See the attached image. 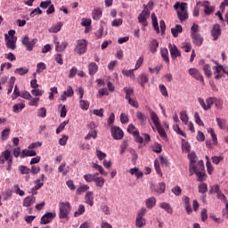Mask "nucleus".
Masks as SVG:
<instances>
[{"label":"nucleus","instance_id":"f257e3e1","mask_svg":"<svg viewBox=\"0 0 228 228\" xmlns=\"http://www.w3.org/2000/svg\"><path fill=\"white\" fill-rule=\"evenodd\" d=\"M72 211V207L69 201H61L59 202V218L60 220L69 221L70 217V212Z\"/></svg>","mask_w":228,"mask_h":228},{"label":"nucleus","instance_id":"f03ea898","mask_svg":"<svg viewBox=\"0 0 228 228\" xmlns=\"http://www.w3.org/2000/svg\"><path fill=\"white\" fill-rule=\"evenodd\" d=\"M145 213H147V209L143 208L139 210L135 219V227L142 228L146 225L147 220L143 218V216H145Z\"/></svg>","mask_w":228,"mask_h":228},{"label":"nucleus","instance_id":"7ed1b4c3","mask_svg":"<svg viewBox=\"0 0 228 228\" xmlns=\"http://www.w3.org/2000/svg\"><path fill=\"white\" fill-rule=\"evenodd\" d=\"M88 47V41L86 39H79L77 41V46L75 48L76 53L77 54H85L86 53V49Z\"/></svg>","mask_w":228,"mask_h":228},{"label":"nucleus","instance_id":"20e7f679","mask_svg":"<svg viewBox=\"0 0 228 228\" xmlns=\"http://www.w3.org/2000/svg\"><path fill=\"white\" fill-rule=\"evenodd\" d=\"M38 42V39L35 38L32 40H29V37L24 36L21 38V44L26 47L27 51H33V47H35V45Z\"/></svg>","mask_w":228,"mask_h":228},{"label":"nucleus","instance_id":"39448f33","mask_svg":"<svg viewBox=\"0 0 228 228\" xmlns=\"http://www.w3.org/2000/svg\"><path fill=\"white\" fill-rule=\"evenodd\" d=\"M149 17H151V11L144 8L138 16V22L145 28V26H147V19H149Z\"/></svg>","mask_w":228,"mask_h":228},{"label":"nucleus","instance_id":"423d86ee","mask_svg":"<svg viewBox=\"0 0 228 228\" xmlns=\"http://www.w3.org/2000/svg\"><path fill=\"white\" fill-rule=\"evenodd\" d=\"M187 4H181V10L177 11V17L181 22H184L188 19V11H187Z\"/></svg>","mask_w":228,"mask_h":228},{"label":"nucleus","instance_id":"0eeeda50","mask_svg":"<svg viewBox=\"0 0 228 228\" xmlns=\"http://www.w3.org/2000/svg\"><path fill=\"white\" fill-rule=\"evenodd\" d=\"M189 170L191 172L190 175H192L193 174H197L199 172H203L204 170H206L204 169V161L202 160L198 161L196 166L195 164L190 165Z\"/></svg>","mask_w":228,"mask_h":228},{"label":"nucleus","instance_id":"6e6552de","mask_svg":"<svg viewBox=\"0 0 228 228\" xmlns=\"http://www.w3.org/2000/svg\"><path fill=\"white\" fill-rule=\"evenodd\" d=\"M54 218H56V213H53V212L45 213L41 217L40 224L41 225H47V224H51V222H53V220H54Z\"/></svg>","mask_w":228,"mask_h":228},{"label":"nucleus","instance_id":"1a4fd4ad","mask_svg":"<svg viewBox=\"0 0 228 228\" xmlns=\"http://www.w3.org/2000/svg\"><path fill=\"white\" fill-rule=\"evenodd\" d=\"M2 156L4 158L5 161H7V168L8 172L12 171V165H13V158L12 157V152L10 150H5L3 151Z\"/></svg>","mask_w":228,"mask_h":228},{"label":"nucleus","instance_id":"9d476101","mask_svg":"<svg viewBox=\"0 0 228 228\" xmlns=\"http://www.w3.org/2000/svg\"><path fill=\"white\" fill-rule=\"evenodd\" d=\"M224 65L216 62L215 67H213L215 79H222L224 77Z\"/></svg>","mask_w":228,"mask_h":228},{"label":"nucleus","instance_id":"9b49d317","mask_svg":"<svg viewBox=\"0 0 228 228\" xmlns=\"http://www.w3.org/2000/svg\"><path fill=\"white\" fill-rule=\"evenodd\" d=\"M189 74L190 76H191V77H193L194 79H197V81H200V83H202V85H204V77L202 76V73H200V71L198 69L191 68L189 69Z\"/></svg>","mask_w":228,"mask_h":228},{"label":"nucleus","instance_id":"f8f14e48","mask_svg":"<svg viewBox=\"0 0 228 228\" xmlns=\"http://www.w3.org/2000/svg\"><path fill=\"white\" fill-rule=\"evenodd\" d=\"M110 133L114 140H122L124 138V131L118 126H111Z\"/></svg>","mask_w":228,"mask_h":228},{"label":"nucleus","instance_id":"ddd939ff","mask_svg":"<svg viewBox=\"0 0 228 228\" xmlns=\"http://www.w3.org/2000/svg\"><path fill=\"white\" fill-rule=\"evenodd\" d=\"M4 38H5V41H6V47L8 49H12V51H15V49H17V45H15L17 37H11L10 38L8 34H4Z\"/></svg>","mask_w":228,"mask_h":228},{"label":"nucleus","instance_id":"4468645a","mask_svg":"<svg viewBox=\"0 0 228 228\" xmlns=\"http://www.w3.org/2000/svg\"><path fill=\"white\" fill-rule=\"evenodd\" d=\"M168 49H169L172 60H175L176 58H180L181 52L179 51V49H177V46H175V45H172V43H169L168 44Z\"/></svg>","mask_w":228,"mask_h":228},{"label":"nucleus","instance_id":"2eb2a0df","mask_svg":"<svg viewBox=\"0 0 228 228\" xmlns=\"http://www.w3.org/2000/svg\"><path fill=\"white\" fill-rule=\"evenodd\" d=\"M211 36L213 37L214 41H216L217 38H220L222 36V28H220L219 24H215L212 27Z\"/></svg>","mask_w":228,"mask_h":228},{"label":"nucleus","instance_id":"dca6fc26","mask_svg":"<svg viewBox=\"0 0 228 228\" xmlns=\"http://www.w3.org/2000/svg\"><path fill=\"white\" fill-rule=\"evenodd\" d=\"M201 6H203L204 9V13L205 15H211L215 12V6H211V3L209 1H203L201 3Z\"/></svg>","mask_w":228,"mask_h":228},{"label":"nucleus","instance_id":"f3484780","mask_svg":"<svg viewBox=\"0 0 228 228\" xmlns=\"http://www.w3.org/2000/svg\"><path fill=\"white\" fill-rule=\"evenodd\" d=\"M191 38H192L193 45L198 47H200L204 43V37H202L200 34H194L193 36H191Z\"/></svg>","mask_w":228,"mask_h":228},{"label":"nucleus","instance_id":"a211bd4d","mask_svg":"<svg viewBox=\"0 0 228 228\" xmlns=\"http://www.w3.org/2000/svg\"><path fill=\"white\" fill-rule=\"evenodd\" d=\"M69 45V43L67 41L64 42H55V51L57 53H63V51H65V49H67Z\"/></svg>","mask_w":228,"mask_h":228},{"label":"nucleus","instance_id":"6ab92c4d","mask_svg":"<svg viewBox=\"0 0 228 228\" xmlns=\"http://www.w3.org/2000/svg\"><path fill=\"white\" fill-rule=\"evenodd\" d=\"M183 202L184 204L186 213H188L189 215H191L193 210L191 209V205L190 204V197L183 196Z\"/></svg>","mask_w":228,"mask_h":228},{"label":"nucleus","instance_id":"aec40b11","mask_svg":"<svg viewBox=\"0 0 228 228\" xmlns=\"http://www.w3.org/2000/svg\"><path fill=\"white\" fill-rule=\"evenodd\" d=\"M35 156H37V151H35V150L25 149L21 151L20 158H33Z\"/></svg>","mask_w":228,"mask_h":228},{"label":"nucleus","instance_id":"412c9836","mask_svg":"<svg viewBox=\"0 0 228 228\" xmlns=\"http://www.w3.org/2000/svg\"><path fill=\"white\" fill-rule=\"evenodd\" d=\"M137 81L142 88H145V84L149 83V76H147L145 73H142L139 76Z\"/></svg>","mask_w":228,"mask_h":228},{"label":"nucleus","instance_id":"4be33fe9","mask_svg":"<svg viewBox=\"0 0 228 228\" xmlns=\"http://www.w3.org/2000/svg\"><path fill=\"white\" fill-rule=\"evenodd\" d=\"M88 70H89V75L90 76H95L99 70V66L95 62H91L88 65Z\"/></svg>","mask_w":228,"mask_h":228},{"label":"nucleus","instance_id":"5701e85b","mask_svg":"<svg viewBox=\"0 0 228 228\" xmlns=\"http://www.w3.org/2000/svg\"><path fill=\"white\" fill-rule=\"evenodd\" d=\"M37 200V199L34 196H28L27 198L24 199L23 200V206L24 208H29V206H33V204H35V201Z\"/></svg>","mask_w":228,"mask_h":228},{"label":"nucleus","instance_id":"b1692460","mask_svg":"<svg viewBox=\"0 0 228 228\" xmlns=\"http://www.w3.org/2000/svg\"><path fill=\"white\" fill-rule=\"evenodd\" d=\"M159 208L167 211L169 215H172V213H174V208H172L169 203L161 202L159 203Z\"/></svg>","mask_w":228,"mask_h":228},{"label":"nucleus","instance_id":"393cba45","mask_svg":"<svg viewBox=\"0 0 228 228\" xmlns=\"http://www.w3.org/2000/svg\"><path fill=\"white\" fill-rule=\"evenodd\" d=\"M171 33L175 38H177V37H179V33H183V26L176 25L175 28H172Z\"/></svg>","mask_w":228,"mask_h":228},{"label":"nucleus","instance_id":"a878e982","mask_svg":"<svg viewBox=\"0 0 228 228\" xmlns=\"http://www.w3.org/2000/svg\"><path fill=\"white\" fill-rule=\"evenodd\" d=\"M160 54L163 58L164 61L167 62V65H170V58L168 57V49L161 48Z\"/></svg>","mask_w":228,"mask_h":228},{"label":"nucleus","instance_id":"bb28decb","mask_svg":"<svg viewBox=\"0 0 228 228\" xmlns=\"http://www.w3.org/2000/svg\"><path fill=\"white\" fill-rule=\"evenodd\" d=\"M135 115L141 126H145V122L147 121V116H145V114H143L142 111H137Z\"/></svg>","mask_w":228,"mask_h":228},{"label":"nucleus","instance_id":"cd10ccee","mask_svg":"<svg viewBox=\"0 0 228 228\" xmlns=\"http://www.w3.org/2000/svg\"><path fill=\"white\" fill-rule=\"evenodd\" d=\"M63 27V23L59 21L57 24L53 25L51 28H49L50 33H59L61 31V28Z\"/></svg>","mask_w":228,"mask_h":228},{"label":"nucleus","instance_id":"c85d7f7f","mask_svg":"<svg viewBox=\"0 0 228 228\" xmlns=\"http://www.w3.org/2000/svg\"><path fill=\"white\" fill-rule=\"evenodd\" d=\"M86 202L89 206H94V192L93 191H87L86 193Z\"/></svg>","mask_w":228,"mask_h":228},{"label":"nucleus","instance_id":"c756f323","mask_svg":"<svg viewBox=\"0 0 228 228\" xmlns=\"http://www.w3.org/2000/svg\"><path fill=\"white\" fill-rule=\"evenodd\" d=\"M16 78L15 77H12L9 80L8 86H7V94L10 95L12 92H13V86L15 85Z\"/></svg>","mask_w":228,"mask_h":228},{"label":"nucleus","instance_id":"7c9ffc66","mask_svg":"<svg viewBox=\"0 0 228 228\" xmlns=\"http://www.w3.org/2000/svg\"><path fill=\"white\" fill-rule=\"evenodd\" d=\"M145 204H146V208L148 209H152V208L154 206H156V198L151 197V198L147 199L145 201Z\"/></svg>","mask_w":228,"mask_h":228},{"label":"nucleus","instance_id":"2f4dec72","mask_svg":"<svg viewBox=\"0 0 228 228\" xmlns=\"http://www.w3.org/2000/svg\"><path fill=\"white\" fill-rule=\"evenodd\" d=\"M134 70L135 69H122V75L126 76V77H130L131 79H136V76H134Z\"/></svg>","mask_w":228,"mask_h":228},{"label":"nucleus","instance_id":"473e14b6","mask_svg":"<svg viewBox=\"0 0 228 228\" xmlns=\"http://www.w3.org/2000/svg\"><path fill=\"white\" fill-rule=\"evenodd\" d=\"M104 183H106V179L102 176L94 178V183L97 188H102V186H104Z\"/></svg>","mask_w":228,"mask_h":228},{"label":"nucleus","instance_id":"72a5a7b5","mask_svg":"<svg viewBox=\"0 0 228 228\" xmlns=\"http://www.w3.org/2000/svg\"><path fill=\"white\" fill-rule=\"evenodd\" d=\"M152 26L157 33H159V25L158 24V17L156 13L151 14Z\"/></svg>","mask_w":228,"mask_h":228},{"label":"nucleus","instance_id":"f704fd0d","mask_svg":"<svg viewBox=\"0 0 228 228\" xmlns=\"http://www.w3.org/2000/svg\"><path fill=\"white\" fill-rule=\"evenodd\" d=\"M130 174L132 175H135V177H137V179L143 177V172L140 171L138 169V167H134V168L130 169Z\"/></svg>","mask_w":228,"mask_h":228},{"label":"nucleus","instance_id":"c9c22d12","mask_svg":"<svg viewBox=\"0 0 228 228\" xmlns=\"http://www.w3.org/2000/svg\"><path fill=\"white\" fill-rule=\"evenodd\" d=\"M159 47V43L157 39H153L150 44V50L152 53H156L158 51V48Z\"/></svg>","mask_w":228,"mask_h":228},{"label":"nucleus","instance_id":"e433bc0d","mask_svg":"<svg viewBox=\"0 0 228 228\" xmlns=\"http://www.w3.org/2000/svg\"><path fill=\"white\" fill-rule=\"evenodd\" d=\"M180 119L185 126H188L190 118H188V113L186 112V110H183L180 113Z\"/></svg>","mask_w":228,"mask_h":228},{"label":"nucleus","instance_id":"4c0bfd02","mask_svg":"<svg viewBox=\"0 0 228 228\" xmlns=\"http://www.w3.org/2000/svg\"><path fill=\"white\" fill-rule=\"evenodd\" d=\"M151 118L155 127H158L159 126V118L158 117V114H156V112H154V111H151Z\"/></svg>","mask_w":228,"mask_h":228},{"label":"nucleus","instance_id":"58836bf2","mask_svg":"<svg viewBox=\"0 0 228 228\" xmlns=\"http://www.w3.org/2000/svg\"><path fill=\"white\" fill-rule=\"evenodd\" d=\"M203 70L207 77H211L213 76V71L211 70V66H209V64H205L203 66Z\"/></svg>","mask_w":228,"mask_h":228},{"label":"nucleus","instance_id":"ea45409f","mask_svg":"<svg viewBox=\"0 0 228 228\" xmlns=\"http://www.w3.org/2000/svg\"><path fill=\"white\" fill-rule=\"evenodd\" d=\"M101 17H102V11H101V9H94L93 11L94 20H99Z\"/></svg>","mask_w":228,"mask_h":228},{"label":"nucleus","instance_id":"a19ab883","mask_svg":"<svg viewBox=\"0 0 228 228\" xmlns=\"http://www.w3.org/2000/svg\"><path fill=\"white\" fill-rule=\"evenodd\" d=\"M127 132L130 134H133V136L134 135H138V134L140 133L138 131V129H136V126H134V125L133 124H130L127 127Z\"/></svg>","mask_w":228,"mask_h":228},{"label":"nucleus","instance_id":"79ce46f5","mask_svg":"<svg viewBox=\"0 0 228 228\" xmlns=\"http://www.w3.org/2000/svg\"><path fill=\"white\" fill-rule=\"evenodd\" d=\"M93 168H95V170H98V172L101 174V175H108V172L104 171V168L102 166L98 164H93Z\"/></svg>","mask_w":228,"mask_h":228},{"label":"nucleus","instance_id":"37998d69","mask_svg":"<svg viewBox=\"0 0 228 228\" xmlns=\"http://www.w3.org/2000/svg\"><path fill=\"white\" fill-rule=\"evenodd\" d=\"M24 108H26L25 103H17L13 105V111L14 113H20Z\"/></svg>","mask_w":228,"mask_h":228},{"label":"nucleus","instance_id":"c03bdc74","mask_svg":"<svg viewBox=\"0 0 228 228\" xmlns=\"http://www.w3.org/2000/svg\"><path fill=\"white\" fill-rule=\"evenodd\" d=\"M123 91L126 94L125 99L126 101L128 99H131V95H133V94H134V90H133V88H129V87H124Z\"/></svg>","mask_w":228,"mask_h":228},{"label":"nucleus","instance_id":"a18cd8bd","mask_svg":"<svg viewBox=\"0 0 228 228\" xmlns=\"http://www.w3.org/2000/svg\"><path fill=\"white\" fill-rule=\"evenodd\" d=\"M206 159H207V163H206L207 172L208 174H209V175H211L214 170L213 164H211V161H209V157L206 156Z\"/></svg>","mask_w":228,"mask_h":228},{"label":"nucleus","instance_id":"49530a36","mask_svg":"<svg viewBox=\"0 0 228 228\" xmlns=\"http://www.w3.org/2000/svg\"><path fill=\"white\" fill-rule=\"evenodd\" d=\"M46 69H47V67L45 66V63L39 62V63L37 64L36 72L37 74H42V72L45 71Z\"/></svg>","mask_w":228,"mask_h":228},{"label":"nucleus","instance_id":"de8ad7c7","mask_svg":"<svg viewBox=\"0 0 228 228\" xmlns=\"http://www.w3.org/2000/svg\"><path fill=\"white\" fill-rule=\"evenodd\" d=\"M215 101H216V97H209L206 99V103H207V111L208 110H211V106L215 104Z\"/></svg>","mask_w":228,"mask_h":228},{"label":"nucleus","instance_id":"09e8293b","mask_svg":"<svg viewBox=\"0 0 228 228\" xmlns=\"http://www.w3.org/2000/svg\"><path fill=\"white\" fill-rule=\"evenodd\" d=\"M79 106L81 108V110H88L90 108V102L86 100H83L81 99L79 101Z\"/></svg>","mask_w":228,"mask_h":228},{"label":"nucleus","instance_id":"8fccbe9b","mask_svg":"<svg viewBox=\"0 0 228 228\" xmlns=\"http://www.w3.org/2000/svg\"><path fill=\"white\" fill-rule=\"evenodd\" d=\"M197 177H198V181L200 183H202L203 181H206V170L204 171H198V173H195Z\"/></svg>","mask_w":228,"mask_h":228},{"label":"nucleus","instance_id":"3c124183","mask_svg":"<svg viewBox=\"0 0 228 228\" xmlns=\"http://www.w3.org/2000/svg\"><path fill=\"white\" fill-rule=\"evenodd\" d=\"M91 138H94L95 140V138H97V131L91 129L88 134H86V136L85 137V140H90Z\"/></svg>","mask_w":228,"mask_h":228},{"label":"nucleus","instance_id":"603ef678","mask_svg":"<svg viewBox=\"0 0 228 228\" xmlns=\"http://www.w3.org/2000/svg\"><path fill=\"white\" fill-rule=\"evenodd\" d=\"M84 179L86 183H94L95 181V175L93 174H86L84 175Z\"/></svg>","mask_w":228,"mask_h":228},{"label":"nucleus","instance_id":"864d4df0","mask_svg":"<svg viewBox=\"0 0 228 228\" xmlns=\"http://www.w3.org/2000/svg\"><path fill=\"white\" fill-rule=\"evenodd\" d=\"M18 170L20 172V174H22V175H27L29 174V172H31V169L26 166H19Z\"/></svg>","mask_w":228,"mask_h":228},{"label":"nucleus","instance_id":"5fc2aeb1","mask_svg":"<svg viewBox=\"0 0 228 228\" xmlns=\"http://www.w3.org/2000/svg\"><path fill=\"white\" fill-rule=\"evenodd\" d=\"M15 74H19V76H26L29 72V69L24 68H18L14 70Z\"/></svg>","mask_w":228,"mask_h":228},{"label":"nucleus","instance_id":"6e6d98bb","mask_svg":"<svg viewBox=\"0 0 228 228\" xmlns=\"http://www.w3.org/2000/svg\"><path fill=\"white\" fill-rule=\"evenodd\" d=\"M85 213V206L79 205L77 210L74 213L75 218H77V216H81Z\"/></svg>","mask_w":228,"mask_h":228},{"label":"nucleus","instance_id":"4d7b16f0","mask_svg":"<svg viewBox=\"0 0 228 228\" xmlns=\"http://www.w3.org/2000/svg\"><path fill=\"white\" fill-rule=\"evenodd\" d=\"M152 151L153 152H156V154H160V152L163 151V147L161 146V144L156 142L152 146Z\"/></svg>","mask_w":228,"mask_h":228},{"label":"nucleus","instance_id":"13d9d810","mask_svg":"<svg viewBox=\"0 0 228 228\" xmlns=\"http://www.w3.org/2000/svg\"><path fill=\"white\" fill-rule=\"evenodd\" d=\"M156 128L159 136H161V138H167V132H165V128H163L161 125H159L158 126H156Z\"/></svg>","mask_w":228,"mask_h":228},{"label":"nucleus","instance_id":"bf43d9fd","mask_svg":"<svg viewBox=\"0 0 228 228\" xmlns=\"http://www.w3.org/2000/svg\"><path fill=\"white\" fill-rule=\"evenodd\" d=\"M65 167H67L66 163H62L59 167H58V172L61 173L62 175H67L69 174V169H65Z\"/></svg>","mask_w":228,"mask_h":228},{"label":"nucleus","instance_id":"052dcab7","mask_svg":"<svg viewBox=\"0 0 228 228\" xmlns=\"http://www.w3.org/2000/svg\"><path fill=\"white\" fill-rule=\"evenodd\" d=\"M18 97H20V90H19V87L17 86H14L13 93L12 94V101H15Z\"/></svg>","mask_w":228,"mask_h":228},{"label":"nucleus","instance_id":"680f3d73","mask_svg":"<svg viewBox=\"0 0 228 228\" xmlns=\"http://www.w3.org/2000/svg\"><path fill=\"white\" fill-rule=\"evenodd\" d=\"M88 190H90V186L84 184L77 188V193L78 194L85 193V191H88Z\"/></svg>","mask_w":228,"mask_h":228},{"label":"nucleus","instance_id":"e2e57ef3","mask_svg":"<svg viewBox=\"0 0 228 228\" xmlns=\"http://www.w3.org/2000/svg\"><path fill=\"white\" fill-rule=\"evenodd\" d=\"M199 193H206L208 191V183H200L198 186Z\"/></svg>","mask_w":228,"mask_h":228},{"label":"nucleus","instance_id":"0e129e2a","mask_svg":"<svg viewBox=\"0 0 228 228\" xmlns=\"http://www.w3.org/2000/svg\"><path fill=\"white\" fill-rule=\"evenodd\" d=\"M159 88L160 90V94H162L164 97H168V91L167 90V87L165 86V85L163 84L159 85Z\"/></svg>","mask_w":228,"mask_h":228},{"label":"nucleus","instance_id":"69168bd1","mask_svg":"<svg viewBox=\"0 0 228 228\" xmlns=\"http://www.w3.org/2000/svg\"><path fill=\"white\" fill-rule=\"evenodd\" d=\"M189 159H190V165H195V163L197 162V154H195V152H191V154L188 155Z\"/></svg>","mask_w":228,"mask_h":228},{"label":"nucleus","instance_id":"338daca9","mask_svg":"<svg viewBox=\"0 0 228 228\" xmlns=\"http://www.w3.org/2000/svg\"><path fill=\"white\" fill-rule=\"evenodd\" d=\"M34 183L36 185L32 188V190H40V188L44 186V182L40 179L36 180Z\"/></svg>","mask_w":228,"mask_h":228},{"label":"nucleus","instance_id":"774afa93","mask_svg":"<svg viewBox=\"0 0 228 228\" xmlns=\"http://www.w3.org/2000/svg\"><path fill=\"white\" fill-rule=\"evenodd\" d=\"M199 25L193 24L192 27L191 28V37L193 35H199Z\"/></svg>","mask_w":228,"mask_h":228}]
</instances>
